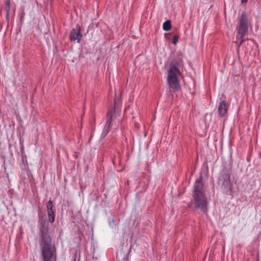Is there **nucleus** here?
<instances>
[{"mask_svg":"<svg viewBox=\"0 0 261 261\" xmlns=\"http://www.w3.org/2000/svg\"><path fill=\"white\" fill-rule=\"evenodd\" d=\"M40 246L43 261H57V249L53 243L49 225L41 217L39 221Z\"/></svg>","mask_w":261,"mask_h":261,"instance_id":"f257e3e1","label":"nucleus"},{"mask_svg":"<svg viewBox=\"0 0 261 261\" xmlns=\"http://www.w3.org/2000/svg\"><path fill=\"white\" fill-rule=\"evenodd\" d=\"M192 196L195 203V208L200 209L203 213L206 214L208 202L205 193L202 175H200L195 182Z\"/></svg>","mask_w":261,"mask_h":261,"instance_id":"f03ea898","label":"nucleus"},{"mask_svg":"<svg viewBox=\"0 0 261 261\" xmlns=\"http://www.w3.org/2000/svg\"><path fill=\"white\" fill-rule=\"evenodd\" d=\"M182 55L180 53L177 57L172 61L169 66L168 70L167 81L170 88L177 90L179 88L178 81V75L180 74L179 68L182 66Z\"/></svg>","mask_w":261,"mask_h":261,"instance_id":"7ed1b4c3","label":"nucleus"},{"mask_svg":"<svg viewBox=\"0 0 261 261\" xmlns=\"http://www.w3.org/2000/svg\"><path fill=\"white\" fill-rule=\"evenodd\" d=\"M237 30L236 38L238 41H234V43L237 44L238 49L245 41L244 37L247 34L248 31V17L245 12H243L238 18Z\"/></svg>","mask_w":261,"mask_h":261,"instance_id":"20e7f679","label":"nucleus"},{"mask_svg":"<svg viewBox=\"0 0 261 261\" xmlns=\"http://www.w3.org/2000/svg\"><path fill=\"white\" fill-rule=\"evenodd\" d=\"M218 182L221 184L225 190L228 189L230 192L232 191V186L230 181V174L227 170L225 169L221 171L218 178Z\"/></svg>","mask_w":261,"mask_h":261,"instance_id":"39448f33","label":"nucleus"},{"mask_svg":"<svg viewBox=\"0 0 261 261\" xmlns=\"http://www.w3.org/2000/svg\"><path fill=\"white\" fill-rule=\"evenodd\" d=\"M116 110H115V103H114V106L112 107L111 109H109L107 114V121L104 127V131L108 133L112 127V122L113 120V118L115 115Z\"/></svg>","mask_w":261,"mask_h":261,"instance_id":"423d86ee","label":"nucleus"},{"mask_svg":"<svg viewBox=\"0 0 261 261\" xmlns=\"http://www.w3.org/2000/svg\"><path fill=\"white\" fill-rule=\"evenodd\" d=\"M82 36L83 35L81 32V27L79 25H76L75 28L71 31L69 38L72 41L77 40V42L80 43Z\"/></svg>","mask_w":261,"mask_h":261,"instance_id":"0eeeda50","label":"nucleus"},{"mask_svg":"<svg viewBox=\"0 0 261 261\" xmlns=\"http://www.w3.org/2000/svg\"><path fill=\"white\" fill-rule=\"evenodd\" d=\"M54 206H53V202L51 200H49L46 203V209L47 212V215L48 217V221L50 223H53L55 222V210Z\"/></svg>","mask_w":261,"mask_h":261,"instance_id":"6e6552de","label":"nucleus"},{"mask_svg":"<svg viewBox=\"0 0 261 261\" xmlns=\"http://www.w3.org/2000/svg\"><path fill=\"white\" fill-rule=\"evenodd\" d=\"M228 109V105L225 100L221 101L218 106V112L219 115L224 117L227 113Z\"/></svg>","mask_w":261,"mask_h":261,"instance_id":"1a4fd4ad","label":"nucleus"},{"mask_svg":"<svg viewBox=\"0 0 261 261\" xmlns=\"http://www.w3.org/2000/svg\"><path fill=\"white\" fill-rule=\"evenodd\" d=\"M11 3L9 0H7L5 3V10L6 11V19L9 21V16L10 12Z\"/></svg>","mask_w":261,"mask_h":261,"instance_id":"9d476101","label":"nucleus"},{"mask_svg":"<svg viewBox=\"0 0 261 261\" xmlns=\"http://www.w3.org/2000/svg\"><path fill=\"white\" fill-rule=\"evenodd\" d=\"M171 28V23L170 20H168L166 21L163 25V29L165 31H169Z\"/></svg>","mask_w":261,"mask_h":261,"instance_id":"9b49d317","label":"nucleus"},{"mask_svg":"<svg viewBox=\"0 0 261 261\" xmlns=\"http://www.w3.org/2000/svg\"><path fill=\"white\" fill-rule=\"evenodd\" d=\"M178 36L177 35H174L173 37L172 43L174 44H176L178 41Z\"/></svg>","mask_w":261,"mask_h":261,"instance_id":"f8f14e48","label":"nucleus"},{"mask_svg":"<svg viewBox=\"0 0 261 261\" xmlns=\"http://www.w3.org/2000/svg\"><path fill=\"white\" fill-rule=\"evenodd\" d=\"M123 261H128V256H125V257L123 258Z\"/></svg>","mask_w":261,"mask_h":261,"instance_id":"ddd939ff","label":"nucleus"},{"mask_svg":"<svg viewBox=\"0 0 261 261\" xmlns=\"http://www.w3.org/2000/svg\"><path fill=\"white\" fill-rule=\"evenodd\" d=\"M248 0H241V3L242 4L246 3L247 2Z\"/></svg>","mask_w":261,"mask_h":261,"instance_id":"4468645a","label":"nucleus"},{"mask_svg":"<svg viewBox=\"0 0 261 261\" xmlns=\"http://www.w3.org/2000/svg\"><path fill=\"white\" fill-rule=\"evenodd\" d=\"M24 14H25L24 12H22V15H21V19L22 18V17L24 16Z\"/></svg>","mask_w":261,"mask_h":261,"instance_id":"2eb2a0df","label":"nucleus"},{"mask_svg":"<svg viewBox=\"0 0 261 261\" xmlns=\"http://www.w3.org/2000/svg\"><path fill=\"white\" fill-rule=\"evenodd\" d=\"M74 261H75V260L74 259Z\"/></svg>","mask_w":261,"mask_h":261,"instance_id":"dca6fc26","label":"nucleus"}]
</instances>
